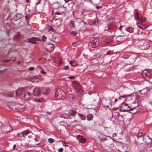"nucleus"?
Masks as SVG:
<instances>
[{
	"label": "nucleus",
	"mask_w": 152,
	"mask_h": 152,
	"mask_svg": "<svg viewBox=\"0 0 152 152\" xmlns=\"http://www.w3.org/2000/svg\"><path fill=\"white\" fill-rule=\"evenodd\" d=\"M129 96L131 97H134L135 98H138V96L137 93L135 92L132 93V94H130Z\"/></svg>",
	"instance_id": "18"
},
{
	"label": "nucleus",
	"mask_w": 152,
	"mask_h": 152,
	"mask_svg": "<svg viewBox=\"0 0 152 152\" xmlns=\"http://www.w3.org/2000/svg\"><path fill=\"white\" fill-rule=\"evenodd\" d=\"M34 101L36 102H41L43 101V99L42 98H40L39 99H35Z\"/></svg>",
	"instance_id": "28"
},
{
	"label": "nucleus",
	"mask_w": 152,
	"mask_h": 152,
	"mask_svg": "<svg viewBox=\"0 0 152 152\" xmlns=\"http://www.w3.org/2000/svg\"><path fill=\"white\" fill-rule=\"evenodd\" d=\"M34 67H31L28 68V70L29 71H33L34 69Z\"/></svg>",
	"instance_id": "39"
},
{
	"label": "nucleus",
	"mask_w": 152,
	"mask_h": 152,
	"mask_svg": "<svg viewBox=\"0 0 152 152\" xmlns=\"http://www.w3.org/2000/svg\"><path fill=\"white\" fill-rule=\"evenodd\" d=\"M40 39L38 37H32L29 39H26L25 41L26 42L30 43L33 44H36L37 42L36 41H39L40 40Z\"/></svg>",
	"instance_id": "5"
},
{
	"label": "nucleus",
	"mask_w": 152,
	"mask_h": 152,
	"mask_svg": "<svg viewBox=\"0 0 152 152\" xmlns=\"http://www.w3.org/2000/svg\"><path fill=\"white\" fill-rule=\"evenodd\" d=\"M42 40L43 42H45L47 40V38L45 35H43L42 37Z\"/></svg>",
	"instance_id": "33"
},
{
	"label": "nucleus",
	"mask_w": 152,
	"mask_h": 152,
	"mask_svg": "<svg viewBox=\"0 0 152 152\" xmlns=\"http://www.w3.org/2000/svg\"><path fill=\"white\" fill-rule=\"evenodd\" d=\"M40 93V91L38 88H35L33 91V94L35 96H38Z\"/></svg>",
	"instance_id": "14"
},
{
	"label": "nucleus",
	"mask_w": 152,
	"mask_h": 152,
	"mask_svg": "<svg viewBox=\"0 0 152 152\" xmlns=\"http://www.w3.org/2000/svg\"><path fill=\"white\" fill-rule=\"evenodd\" d=\"M143 140L145 143L147 144H150L152 142V139L151 138H150L148 136L143 137Z\"/></svg>",
	"instance_id": "10"
},
{
	"label": "nucleus",
	"mask_w": 152,
	"mask_h": 152,
	"mask_svg": "<svg viewBox=\"0 0 152 152\" xmlns=\"http://www.w3.org/2000/svg\"><path fill=\"white\" fill-rule=\"evenodd\" d=\"M69 64H71V65L73 66H76L77 64V63L75 61L72 62L69 61Z\"/></svg>",
	"instance_id": "25"
},
{
	"label": "nucleus",
	"mask_w": 152,
	"mask_h": 152,
	"mask_svg": "<svg viewBox=\"0 0 152 152\" xmlns=\"http://www.w3.org/2000/svg\"><path fill=\"white\" fill-rule=\"evenodd\" d=\"M48 29L49 31H54V30L53 27L51 26H48Z\"/></svg>",
	"instance_id": "29"
},
{
	"label": "nucleus",
	"mask_w": 152,
	"mask_h": 152,
	"mask_svg": "<svg viewBox=\"0 0 152 152\" xmlns=\"http://www.w3.org/2000/svg\"><path fill=\"white\" fill-rule=\"evenodd\" d=\"M24 136L23 133V132L21 133H19L18 134V136L19 137H21Z\"/></svg>",
	"instance_id": "32"
},
{
	"label": "nucleus",
	"mask_w": 152,
	"mask_h": 152,
	"mask_svg": "<svg viewBox=\"0 0 152 152\" xmlns=\"http://www.w3.org/2000/svg\"><path fill=\"white\" fill-rule=\"evenodd\" d=\"M62 142L64 146L65 147H68V145L65 141H62Z\"/></svg>",
	"instance_id": "35"
},
{
	"label": "nucleus",
	"mask_w": 152,
	"mask_h": 152,
	"mask_svg": "<svg viewBox=\"0 0 152 152\" xmlns=\"http://www.w3.org/2000/svg\"><path fill=\"white\" fill-rule=\"evenodd\" d=\"M72 86L75 89H77L76 91L77 94L78 95H81L82 94V89L78 83L76 82H73L72 83Z\"/></svg>",
	"instance_id": "2"
},
{
	"label": "nucleus",
	"mask_w": 152,
	"mask_h": 152,
	"mask_svg": "<svg viewBox=\"0 0 152 152\" xmlns=\"http://www.w3.org/2000/svg\"><path fill=\"white\" fill-rule=\"evenodd\" d=\"M22 17V15L21 14H18L16 15L14 18L16 19V20H17L20 19Z\"/></svg>",
	"instance_id": "21"
},
{
	"label": "nucleus",
	"mask_w": 152,
	"mask_h": 152,
	"mask_svg": "<svg viewBox=\"0 0 152 152\" xmlns=\"http://www.w3.org/2000/svg\"><path fill=\"white\" fill-rule=\"evenodd\" d=\"M55 96L57 97L58 100L63 99L66 96V94L64 91L59 89L56 91Z\"/></svg>",
	"instance_id": "1"
},
{
	"label": "nucleus",
	"mask_w": 152,
	"mask_h": 152,
	"mask_svg": "<svg viewBox=\"0 0 152 152\" xmlns=\"http://www.w3.org/2000/svg\"><path fill=\"white\" fill-rule=\"evenodd\" d=\"M78 115L79 116L80 118L82 120H86V118L83 115L80 113H78Z\"/></svg>",
	"instance_id": "26"
},
{
	"label": "nucleus",
	"mask_w": 152,
	"mask_h": 152,
	"mask_svg": "<svg viewBox=\"0 0 152 152\" xmlns=\"http://www.w3.org/2000/svg\"><path fill=\"white\" fill-rule=\"evenodd\" d=\"M76 113V112L75 111H72V114L73 115H74Z\"/></svg>",
	"instance_id": "45"
},
{
	"label": "nucleus",
	"mask_w": 152,
	"mask_h": 152,
	"mask_svg": "<svg viewBox=\"0 0 152 152\" xmlns=\"http://www.w3.org/2000/svg\"><path fill=\"white\" fill-rule=\"evenodd\" d=\"M78 44H77L75 42H73L72 44V45L74 47H76L77 46Z\"/></svg>",
	"instance_id": "40"
},
{
	"label": "nucleus",
	"mask_w": 152,
	"mask_h": 152,
	"mask_svg": "<svg viewBox=\"0 0 152 152\" xmlns=\"http://www.w3.org/2000/svg\"><path fill=\"white\" fill-rule=\"evenodd\" d=\"M77 139L80 142L83 143H84L86 141V140L85 139L83 138V137L80 135H78L77 137Z\"/></svg>",
	"instance_id": "13"
},
{
	"label": "nucleus",
	"mask_w": 152,
	"mask_h": 152,
	"mask_svg": "<svg viewBox=\"0 0 152 152\" xmlns=\"http://www.w3.org/2000/svg\"><path fill=\"white\" fill-rule=\"evenodd\" d=\"M113 53V51L111 50H110L107 51V55H110L112 54Z\"/></svg>",
	"instance_id": "38"
},
{
	"label": "nucleus",
	"mask_w": 152,
	"mask_h": 152,
	"mask_svg": "<svg viewBox=\"0 0 152 152\" xmlns=\"http://www.w3.org/2000/svg\"><path fill=\"white\" fill-rule=\"evenodd\" d=\"M138 35L140 38L142 39L145 36V34L143 32H141L140 33H138Z\"/></svg>",
	"instance_id": "16"
},
{
	"label": "nucleus",
	"mask_w": 152,
	"mask_h": 152,
	"mask_svg": "<svg viewBox=\"0 0 152 152\" xmlns=\"http://www.w3.org/2000/svg\"><path fill=\"white\" fill-rule=\"evenodd\" d=\"M98 19L97 18H96L94 20L93 22V25L96 26L98 24Z\"/></svg>",
	"instance_id": "22"
},
{
	"label": "nucleus",
	"mask_w": 152,
	"mask_h": 152,
	"mask_svg": "<svg viewBox=\"0 0 152 152\" xmlns=\"http://www.w3.org/2000/svg\"><path fill=\"white\" fill-rule=\"evenodd\" d=\"M31 96V94L29 92L25 91L23 92L22 97L23 99H28Z\"/></svg>",
	"instance_id": "9"
},
{
	"label": "nucleus",
	"mask_w": 152,
	"mask_h": 152,
	"mask_svg": "<svg viewBox=\"0 0 152 152\" xmlns=\"http://www.w3.org/2000/svg\"><path fill=\"white\" fill-rule=\"evenodd\" d=\"M70 23L72 25V26H70V28L74 27V24L73 21H71L70 22Z\"/></svg>",
	"instance_id": "43"
},
{
	"label": "nucleus",
	"mask_w": 152,
	"mask_h": 152,
	"mask_svg": "<svg viewBox=\"0 0 152 152\" xmlns=\"http://www.w3.org/2000/svg\"><path fill=\"white\" fill-rule=\"evenodd\" d=\"M96 8L98 9L100 8V7L99 6H96Z\"/></svg>",
	"instance_id": "60"
},
{
	"label": "nucleus",
	"mask_w": 152,
	"mask_h": 152,
	"mask_svg": "<svg viewBox=\"0 0 152 152\" xmlns=\"http://www.w3.org/2000/svg\"><path fill=\"white\" fill-rule=\"evenodd\" d=\"M108 29L109 30H111L113 29V28L112 26H108Z\"/></svg>",
	"instance_id": "49"
},
{
	"label": "nucleus",
	"mask_w": 152,
	"mask_h": 152,
	"mask_svg": "<svg viewBox=\"0 0 152 152\" xmlns=\"http://www.w3.org/2000/svg\"><path fill=\"white\" fill-rule=\"evenodd\" d=\"M136 135L137 138L142 137V132H139L136 134Z\"/></svg>",
	"instance_id": "27"
},
{
	"label": "nucleus",
	"mask_w": 152,
	"mask_h": 152,
	"mask_svg": "<svg viewBox=\"0 0 152 152\" xmlns=\"http://www.w3.org/2000/svg\"><path fill=\"white\" fill-rule=\"evenodd\" d=\"M117 135V134L116 133H114L113 134V137H116Z\"/></svg>",
	"instance_id": "55"
},
{
	"label": "nucleus",
	"mask_w": 152,
	"mask_h": 152,
	"mask_svg": "<svg viewBox=\"0 0 152 152\" xmlns=\"http://www.w3.org/2000/svg\"><path fill=\"white\" fill-rule=\"evenodd\" d=\"M23 133L24 135H27L29 133L28 131L26 130L23 131Z\"/></svg>",
	"instance_id": "36"
},
{
	"label": "nucleus",
	"mask_w": 152,
	"mask_h": 152,
	"mask_svg": "<svg viewBox=\"0 0 152 152\" xmlns=\"http://www.w3.org/2000/svg\"><path fill=\"white\" fill-rule=\"evenodd\" d=\"M75 98L74 96L72 95L70 96L69 99L70 100H74L75 99Z\"/></svg>",
	"instance_id": "34"
},
{
	"label": "nucleus",
	"mask_w": 152,
	"mask_h": 152,
	"mask_svg": "<svg viewBox=\"0 0 152 152\" xmlns=\"http://www.w3.org/2000/svg\"><path fill=\"white\" fill-rule=\"evenodd\" d=\"M25 152H32L31 151H26Z\"/></svg>",
	"instance_id": "63"
},
{
	"label": "nucleus",
	"mask_w": 152,
	"mask_h": 152,
	"mask_svg": "<svg viewBox=\"0 0 152 152\" xmlns=\"http://www.w3.org/2000/svg\"><path fill=\"white\" fill-rule=\"evenodd\" d=\"M130 111L129 112L132 114L135 113L137 112V110L135 109L134 107L132 108L131 109H130Z\"/></svg>",
	"instance_id": "19"
},
{
	"label": "nucleus",
	"mask_w": 152,
	"mask_h": 152,
	"mask_svg": "<svg viewBox=\"0 0 152 152\" xmlns=\"http://www.w3.org/2000/svg\"><path fill=\"white\" fill-rule=\"evenodd\" d=\"M56 37L55 34H50L49 35L48 39L51 41H52L54 42H57V41L56 40Z\"/></svg>",
	"instance_id": "11"
},
{
	"label": "nucleus",
	"mask_w": 152,
	"mask_h": 152,
	"mask_svg": "<svg viewBox=\"0 0 152 152\" xmlns=\"http://www.w3.org/2000/svg\"><path fill=\"white\" fill-rule=\"evenodd\" d=\"M38 2L36 4V5H38L40 3L42 0H37Z\"/></svg>",
	"instance_id": "48"
},
{
	"label": "nucleus",
	"mask_w": 152,
	"mask_h": 152,
	"mask_svg": "<svg viewBox=\"0 0 152 152\" xmlns=\"http://www.w3.org/2000/svg\"><path fill=\"white\" fill-rule=\"evenodd\" d=\"M15 37L17 39H19V37L18 36H15Z\"/></svg>",
	"instance_id": "54"
},
{
	"label": "nucleus",
	"mask_w": 152,
	"mask_h": 152,
	"mask_svg": "<svg viewBox=\"0 0 152 152\" xmlns=\"http://www.w3.org/2000/svg\"><path fill=\"white\" fill-rule=\"evenodd\" d=\"M24 91L23 89V88L18 89L16 91V95L17 96H18L19 95H20V96H22L23 92Z\"/></svg>",
	"instance_id": "15"
},
{
	"label": "nucleus",
	"mask_w": 152,
	"mask_h": 152,
	"mask_svg": "<svg viewBox=\"0 0 152 152\" xmlns=\"http://www.w3.org/2000/svg\"><path fill=\"white\" fill-rule=\"evenodd\" d=\"M47 113H48V115H51V113H49V112H47Z\"/></svg>",
	"instance_id": "61"
},
{
	"label": "nucleus",
	"mask_w": 152,
	"mask_h": 152,
	"mask_svg": "<svg viewBox=\"0 0 152 152\" xmlns=\"http://www.w3.org/2000/svg\"><path fill=\"white\" fill-rule=\"evenodd\" d=\"M69 68V66H65L64 67V69H65L66 70L67 69Z\"/></svg>",
	"instance_id": "47"
},
{
	"label": "nucleus",
	"mask_w": 152,
	"mask_h": 152,
	"mask_svg": "<svg viewBox=\"0 0 152 152\" xmlns=\"http://www.w3.org/2000/svg\"><path fill=\"white\" fill-rule=\"evenodd\" d=\"M54 46L53 44H51L50 43H49L46 45L45 48V49L47 52H50L54 49Z\"/></svg>",
	"instance_id": "8"
},
{
	"label": "nucleus",
	"mask_w": 152,
	"mask_h": 152,
	"mask_svg": "<svg viewBox=\"0 0 152 152\" xmlns=\"http://www.w3.org/2000/svg\"><path fill=\"white\" fill-rule=\"evenodd\" d=\"M49 93V90L48 89H46L45 90V92H43V93L45 94H47Z\"/></svg>",
	"instance_id": "37"
},
{
	"label": "nucleus",
	"mask_w": 152,
	"mask_h": 152,
	"mask_svg": "<svg viewBox=\"0 0 152 152\" xmlns=\"http://www.w3.org/2000/svg\"><path fill=\"white\" fill-rule=\"evenodd\" d=\"M63 151V149L62 148H60L58 150V151L59 152H62Z\"/></svg>",
	"instance_id": "46"
},
{
	"label": "nucleus",
	"mask_w": 152,
	"mask_h": 152,
	"mask_svg": "<svg viewBox=\"0 0 152 152\" xmlns=\"http://www.w3.org/2000/svg\"><path fill=\"white\" fill-rule=\"evenodd\" d=\"M141 75L145 78H149L150 77V73L149 72L147 69L144 70L142 71Z\"/></svg>",
	"instance_id": "7"
},
{
	"label": "nucleus",
	"mask_w": 152,
	"mask_h": 152,
	"mask_svg": "<svg viewBox=\"0 0 152 152\" xmlns=\"http://www.w3.org/2000/svg\"><path fill=\"white\" fill-rule=\"evenodd\" d=\"M121 108L120 110L121 111L125 112L129 111L130 110V107L126 104L123 103L120 106Z\"/></svg>",
	"instance_id": "4"
},
{
	"label": "nucleus",
	"mask_w": 152,
	"mask_h": 152,
	"mask_svg": "<svg viewBox=\"0 0 152 152\" xmlns=\"http://www.w3.org/2000/svg\"><path fill=\"white\" fill-rule=\"evenodd\" d=\"M68 78L69 79H73L74 78V76H70L68 77Z\"/></svg>",
	"instance_id": "52"
},
{
	"label": "nucleus",
	"mask_w": 152,
	"mask_h": 152,
	"mask_svg": "<svg viewBox=\"0 0 152 152\" xmlns=\"http://www.w3.org/2000/svg\"><path fill=\"white\" fill-rule=\"evenodd\" d=\"M92 47L93 48H95L98 46L99 45V42L97 38L93 39L91 41Z\"/></svg>",
	"instance_id": "6"
},
{
	"label": "nucleus",
	"mask_w": 152,
	"mask_h": 152,
	"mask_svg": "<svg viewBox=\"0 0 152 152\" xmlns=\"http://www.w3.org/2000/svg\"><path fill=\"white\" fill-rule=\"evenodd\" d=\"M48 141L50 143H53L54 142V140L53 139L50 138L48 139Z\"/></svg>",
	"instance_id": "30"
},
{
	"label": "nucleus",
	"mask_w": 152,
	"mask_h": 152,
	"mask_svg": "<svg viewBox=\"0 0 152 152\" xmlns=\"http://www.w3.org/2000/svg\"><path fill=\"white\" fill-rule=\"evenodd\" d=\"M140 21L137 23L138 28L141 29H145L147 28L148 26L145 22V18H142Z\"/></svg>",
	"instance_id": "3"
},
{
	"label": "nucleus",
	"mask_w": 152,
	"mask_h": 152,
	"mask_svg": "<svg viewBox=\"0 0 152 152\" xmlns=\"http://www.w3.org/2000/svg\"><path fill=\"white\" fill-rule=\"evenodd\" d=\"M16 146L15 145H14L13 146V149H15V148Z\"/></svg>",
	"instance_id": "58"
},
{
	"label": "nucleus",
	"mask_w": 152,
	"mask_h": 152,
	"mask_svg": "<svg viewBox=\"0 0 152 152\" xmlns=\"http://www.w3.org/2000/svg\"><path fill=\"white\" fill-rule=\"evenodd\" d=\"M77 34V32L76 31H72L71 32V34L72 36H75Z\"/></svg>",
	"instance_id": "31"
},
{
	"label": "nucleus",
	"mask_w": 152,
	"mask_h": 152,
	"mask_svg": "<svg viewBox=\"0 0 152 152\" xmlns=\"http://www.w3.org/2000/svg\"><path fill=\"white\" fill-rule=\"evenodd\" d=\"M6 130L5 132V133H8L12 130V127L10 126H7L6 127Z\"/></svg>",
	"instance_id": "20"
},
{
	"label": "nucleus",
	"mask_w": 152,
	"mask_h": 152,
	"mask_svg": "<svg viewBox=\"0 0 152 152\" xmlns=\"http://www.w3.org/2000/svg\"><path fill=\"white\" fill-rule=\"evenodd\" d=\"M34 140L35 141H38V140L36 138H35Z\"/></svg>",
	"instance_id": "62"
},
{
	"label": "nucleus",
	"mask_w": 152,
	"mask_h": 152,
	"mask_svg": "<svg viewBox=\"0 0 152 152\" xmlns=\"http://www.w3.org/2000/svg\"><path fill=\"white\" fill-rule=\"evenodd\" d=\"M126 30L130 33H131L133 31V28L132 27H128L126 28Z\"/></svg>",
	"instance_id": "24"
},
{
	"label": "nucleus",
	"mask_w": 152,
	"mask_h": 152,
	"mask_svg": "<svg viewBox=\"0 0 152 152\" xmlns=\"http://www.w3.org/2000/svg\"><path fill=\"white\" fill-rule=\"evenodd\" d=\"M93 116L91 114H89L87 116V120L90 121L93 118Z\"/></svg>",
	"instance_id": "23"
},
{
	"label": "nucleus",
	"mask_w": 152,
	"mask_h": 152,
	"mask_svg": "<svg viewBox=\"0 0 152 152\" xmlns=\"http://www.w3.org/2000/svg\"><path fill=\"white\" fill-rule=\"evenodd\" d=\"M135 18L136 20H140L142 18H140L139 13L136 12L135 13Z\"/></svg>",
	"instance_id": "17"
},
{
	"label": "nucleus",
	"mask_w": 152,
	"mask_h": 152,
	"mask_svg": "<svg viewBox=\"0 0 152 152\" xmlns=\"http://www.w3.org/2000/svg\"><path fill=\"white\" fill-rule=\"evenodd\" d=\"M149 91V89L147 87H146L142 90L138 91V92L141 94V95H145L147 94Z\"/></svg>",
	"instance_id": "12"
},
{
	"label": "nucleus",
	"mask_w": 152,
	"mask_h": 152,
	"mask_svg": "<svg viewBox=\"0 0 152 152\" xmlns=\"http://www.w3.org/2000/svg\"><path fill=\"white\" fill-rule=\"evenodd\" d=\"M121 27H122V26H121L119 28V29L120 30V31H121Z\"/></svg>",
	"instance_id": "59"
},
{
	"label": "nucleus",
	"mask_w": 152,
	"mask_h": 152,
	"mask_svg": "<svg viewBox=\"0 0 152 152\" xmlns=\"http://www.w3.org/2000/svg\"><path fill=\"white\" fill-rule=\"evenodd\" d=\"M40 72L41 73L43 74H45L46 73V72L44 71L43 69H42V70L40 71Z\"/></svg>",
	"instance_id": "42"
},
{
	"label": "nucleus",
	"mask_w": 152,
	"mask_h": 152,
	"mask_svg": "<svg viewBox=\"0 0 152 152\" xmlns=\"http://www.w3.org/2000/svg\"><path fill=\"white\" fill-rule=\"evenodd\" d=\"M31 0H26V1L27 3H29L30 2Z\"/></svg>",
	"instance_id": "57"
},
{
	"label": "nucleus",
	"mask_w": 152,
	"mask_h": 152,
	"mask_svg": "<svg viewBox=\"0 0 152 152\" xmlns=\"http://www.w3.org/2000/svg\"><path fill=\"white\" fill-rule=\"evenodd\" d=\"M61 14V13L59 12H56L55 13V14L56 15H60Z\"/></svg>",
	"instance_id": "53"
},
{
	"label": "nucleus",
	"mask_w": 152,
	"mask_h": 152,
	"mask_svg": "<svg viewBox=\"0 0 152 152\" xmlns=\"http://www.w3.org/2000/svg\"><path fill=\"white\" fill-rule=\"evenodd\" d=\"M36 79L35 78H32L30 79V80H29L30 81L34 82V81Z\"/></svg>",
	"instance_id": "44"
},
{
	"label": "nucleus",
	"mask_w": 152,
	"mask_h": 152,
	"mask_svg": "<svg viewBox=\"0 0 152 152\" xmlns=\"http://www.w3.org/2000/svg\"><path fill=\"white\" fill-rule=\"evenodd\" d=\"M122 58L127 59L128 58V57L127 56H124Z\"/></svg>",
	"instance_id": "50"
},
{
	"label": "nucleus",
	"mask_w": 152,
	"mask_h": 152,
	"mask_svg": "<svg viewBox=\"0 0 152 152\" xmlns=\"http://www.w3.org/2000/svg\"><path fill=\"white\" fill-rule=\"evenodd\" d=\"M10 61V60H9V59H6V60H3L2 61V62H4V63H7V62H8Z\"/></svg>",
	"instance_id": "41"
},
{
	"label": "nucleus",
	"mask_w": 152,
	"mask_h": 152,
	"mask_svg": "<svg viewBox=\"0 0 152 152\" xmlns=\"http://www.w3.org/2000/svg\"><path fill=\"white\" fill-rule=\"evenodd\" d=\"M104 107H105L109 108V106L108 105H104Z\"/></svg>",
	"instance_id": "56"
},
{
	"label": "nucleus",
	"mask_w": 152,
	"mask_h": 152,
	"mask_svg": "<svg viewBox=\"0 0 152 152\" xmlns=\"http://www.w3.org/2000/svg\"><path fill=\"white\" fill-rule=\"evenodd\" d=\"M149 104H151V105L152 106V102H150Z\"/></svg>",
	"instance_id": "64"
},
{
	"label": "nucleus",
	"mask_w": 152,
	"mask_h": 152,
	"mask_svg": "<svg viewBox=\"0 0 152 152\" xmlns=\"http://www.w3.org/2000/svg\"><path fill=\"white\" fill-rule=\"evenodd\" d=\"M65 3H67L69 1H71L72 0H64Z\"/></svg>",
	"instance_id": "51"
}]
</instances>
